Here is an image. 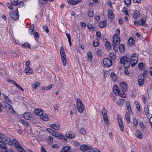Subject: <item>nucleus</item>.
<instances>
[{
    "instance_id": "nucleus-21",
    "label": "nucleus",
    "mask_w": 152,
    "mask_h": 152,
    "mask_svg": "<svg viewBox=\"0 0 152 152\" xmlns=\"http://www.w3.org/2000/svg\"><path fill=\"white\" fill-rule=\"evenodd\" d=\"M34 113L36 115L41 116L43 113V111L41 109H36L34 111Z\"/></svg>"
},
{
    "instance_id": "nucleus-29",
    "label": "nucleus",
    "mask_w": 152,
    "mask_h": 152,
    "mask_svg": "<svg viewBox=\"0 0 152 152\" xmlns=\"http://www.w3.org/2000/svg\"><path fill=\"white\" fill-rule=\"evenodd\" d=\"M40 118L44 121H48L49 120V117L48 115L42 114L40 116Z\"/></svg>"
},
{
    "instance_id": "nucleus-42",
    "label": "nucleus",
    "mask_w": 152,
    "mask_h": 152,
    "mask_svg": "<svg viewBox=\"0 0 152 152\" xmlns=\"http://www.w3.org/2000/svg\"><path fill=\"white\" fill-rule=\"evenodd\" d=\"M66 36L67 37L68 39V41H69V44L70 46H71L72 42H71L70 35L69 34L67 33L66 34Z\"/></svg>"
},
{
    "instance_id": "nucleus-5",
    "label": "nucleus",
    "mask_w": 152,
    "mask_h": 152,
    "mask_svg": "<svg viewBox=\"0 0 152 152\" xmlns=\"http://www.w3.org/2000/svg\"><path fill=\"white\" fill-rule=\"evenodd\" d=\"M113 91L116 95L120 96H121L125 98L126 96V95L123 92L121 93V91H120L119 88L116 85H114L113 87Z\"/></svg>"
},
{
    "instance_id": "nucleus-10",
    "label": "nucleus",
    "mask_w": 152,
    "mask_h": 152,
    "mask_svg": "<svg viewBox=\"0 0 152 152\" xmlns=\"http://www.w3.org/2000/svg\"><path fill=\"white\" fill-rule=\"evenodd\" d=\"M23 117L25 119L30 120H33L34 117L32 114L29 112H26L23 115Z\"/></svg>"
},
{
    "instance_id": "nucleus-38",
    "label": "nucleus",
    "mask_w": 152,
    "mask_h": 152,
    "mask_svg": "<svg viewBox=\"0 0 152 152\" xmlns=\"http://www.w3.org/2000/svg\"><path fill=\"white\" fill-rule=\"evenodd\" d=\"M98 39H96L93 41V45L94 47H96L99 45Z\"/></svg>"
},
{
    "instance_id": "nucleus-53",
    "label": "nucleus",
    "mask_w": 152,
    "mask_h": 152,
    "mask_svg": "<svg viewBox=\"0 0 152 152\" xmlns=\"http://www.w3.org/2000/svg\"><path fill=\"white\" fill-rule=\"evenodd\" d=\"M48 0H38L40 3L43 4H46Z\"/></svg>"
},
{
    "instance_id": "nucleus-50",
    "label": "nucleus",
    "mask_w": 152,
    "mask_h": 152,
    "mask_svg": "<svg viewBox=\"0 0 152 152\" xmlns=\"http://www.w3.org/2000/svg\"><path fill=\"white\" fill-rule=\"evenodd\" d=\"M113 45L114 51L115 52H117L118 51V45L115 44H113Z\"/></svg>"
},
{
    "instance_id": "nucleus-41",
    "label": "nucleus",
    "mask_w": 152,
    "mask_h": 152,
    "mask_svg": "<svg viewBox=\"0 0 152 152\" xmlns=\"http://www.w3.org/2000/svg\"><path fill=\"white\" fill-rule=\"evenodd\" d=\"M119 50L121 53L123 52L125 50V47L123 44H121L119 46Z\"/></svg>"
},
{
    "instance_id": "nucleus-55",
    "label": "nucleus",
    "mask_w": 152,
    "mask_h": 152,
    "mask_svg": "<svg viewBox=\"0 0 152 152\" xmlns=\"http://www.w3.org/2000/svg\"><path fill=\"white\" fill-rule=\"evenodd\" d=\"M44 29L45 31L47 33H48L49 32V30L48 27L46 25H45L43 26Z\"/></svg>"
},
{
    "instance_id": "nucleus-3",
    "label": "nucleus",
    "mask_w": 152,
    "mask_h": 152,
    "mask_svg": "<svg viewBox=\"0 0 152 152\" xmlns=\"http://www.w3.org/2000/svg\"><path fill=\"white\" fill-rule=\"evenodd\" d=\"M60 53L61 57V59L63 65L64 66H65L66 65V58L64 49L63 46H61L60 47Z\"/></svg>"
},
{
    "instance_id": "nucleus-56",
    "label": "nucleus",
    "mask_w": 152,
    "mask_h": 152,
    "mask_svg": "<svg viewBox=\"0 0 152 152\" xmlns=\"http://www.w3.org/2000/svg\"><path fill=\"white\" fill-rule=\"evenodd\" d=\"M88 15L90 17H92L94 15V14L92 11H89L88 13Z\"/></svg>"
},
{
    "instance_id": "nucleus-20",
    "label": "nucleus",
    "mask_w": 152,
    "mask_h": 152,
    "mask_svg": "<svg viewBox=\"0 0 152 152\" xmlns=\"http://www.w3.org/2000/svg\"><path fill=\"white\" fill-rule=\"evenodd\" d=\"M144 77L143 76H140L139 77L138 79V84L140 86H141L144 83Z\"/></svg>"
},
{
    "instance_id": "nucleus-58",
    "label": "nucleus",
    "mask_w": 152,
    "mask_h": 152,
    "mask_svg": "<svg viewBox=\"0 0 152 152\" xmlns=\"http://www.w3.org/2000/svg\"><path fill=\"white\" fill-rule=\"evenodd\" d=\"M39 85V83L38 82H37L35 84L33 85V87L34 89H36Z\"/></svg>"
},
{
    "instance_id": "nucleus-51",
    "label": "nucleus",
    "mask_w": 152,
    "mask_h": 152,
    "mask_svg": "<svg viewBox=\"0 0 152 152\" xmlns=\"http://www.w3.org/2000/svg\"><path fill=\"white\" fill-rule=\"evenodd\" d=\"M144 111L146 115H148L149 114V110L148 106H145V107Z\"/></svg>"
},
{
    "instance_id": "nucleus-46",
    "label": "nucleus",
    "mask_w": 152,
    "mask_h": 152,
    "mask_svg": "<svg viewBox=\"0 0 152 152\" xmlns=\"http://www.w3.org/2000/svg\"><path fill=\"white\" fill-rule=\"evenodd\" d=\"M18 0H10L11 4L14 6H16L18 3Z\"/></svg>"
},
{
    "instance_id": "nucleus-19",
    "label": "nucleus",
    "mask_w": 152,
    "mask_h": 152,
    "mask_svg": "<svg viewBox=\"0 0 152 152\" xmlns=\"http://www.w3.org/2000/svg\"><path fill=\"white\" fill-rule=\"evenodd\" d=\"M71 151V148L70 147L66 146L62 148L60 152H70Z\"/></svg>"
},
{
    "instance_id": "nucleus-24",
    "label": "nucleus",
    "mask_w": 152,
    "mask_h": 152,
    "mask_svg": "<svg viewBox=\"0 0 152 152\" xmlns=\"http://www.w3.org/2000/svg\"><path fill=\"white\" fill-rule=\"evenodd\" d=\"M107 23V20H104L99 23V26L101 28H103L106 26Z\"/></svg>"
},
{
    "instance_id": "nucleus-49",
    "label": "nucleus",
    "mask_w": 152,
    "mask_h": 152,
    "mask_svg": "<svg viewBox=\"0 0 152 152\" xmlns=\"http://www.w3.org/2000/svg\"><path fill=\"white\" fill-rule=\"evenodd\" d=\"M18 150L20 152H25V151L22 148V147L20 146H19L17 148Z\"/></svg>"
},
{
    "instance_id": "nucleus-7",
    "label": "nucleus",
    "mask_w": 152,
    "mask_h": 152,
    "mask_svg": "<svg viewBox=\"0 0 152 152\" xmlns=\"http://www.w3.org/2000/svg\"><path fill=\"white\" fill-rule=\"evenodd\" d=\"M138 58L136 56L135 54H133L132 55L130 59V63L132 67L134 66L137 63Z\"/></svg>"
},
{
    "instance_id": "nucleus-52",
    "label": "nucleus",
    "mask_w": 152,
    "mask_h": 152,
    "mask_svg": "<svg viewBox=\"0 0 152 152\" xmlns=\"http://www.w3.org/2000/svg\"><path fill=\"white\" fill-rule=\"evenodd\" d=\"M143 64L142 63H140L138 64V67L139 69L141 70H143Z\"/></svg>"
},
{
    "instance_id": "nucleus-25",
    "label": "nucleus",
    "mask_w": 152,
    "mask_h": 152,
    "mask_svg": "<svg viewBox=\"0 0 152 152\" xmlns=\"http://www.w3.org/2000/svg\"><path fill=\"white\" fill-rule=\"evenodd\" d=\"M105 47L107 50H110L112 48L110 42L107 40L105 43Z\"/></svg>"
},
{
    "instance_id": "nucleus-16",
    "label": "nucleus",
    "mask_w": 152,
    "mask_h": 152,
    "mask_svg": "<svg viewBox=\"0 0 152 152\" xmlns=\"http://www.w3.org/2000/svg\"><path fill=\"white\" fill-rule=\"evenodd\" d=\"M91 147L86 145H82L80 147V149L83 151H88Z\"/></svg>"
},
{
    "instance_id": "nucleus-12",
    "label": "nucleus",
    "mask_w": 152,
    "mask_h": 152,
    "mask_svg": "<svg viewBox=\"0 0 152 152\" xmlns=\"http://www.w3.org/2000/svg\"><path fill=\"white\" fill-rule=\"evenodd\" d=\"M103 63L104 66L107 67H110L112 64L111 61L107 58H104L103 59Z\"/></svg>"
},
{
    "instance_id": "nucleus-61",
    "label": "nucleus",
    "mask_w": 152,
    "mask_h": 152,
    "mask_svg": "<svg viewBox=\"0 0 152 152\" xmlns=\"http://www.w3.org/2000/svg\"><path fill=\"white\" fill-rule=\"evenodd\" d=\"M97 54L99 56H100L102 54V51L101 50H98L97 51Z\"/></svg>"
},
{
    "instance_id": "nucleus-39",
    "label": "nucleus",
    "mask_w": 152,
    "mask_h": 152,
    "mask_svg": "<svg viewBox=\"0 0 152 152\" xmlns=\"http://www.w3.org/2000/svg\"><path fill=\"white\" fill-rule=\"evenodd\" d=\"M124 2L125 5L127 7H129L131 5V0H124Z\"/></svg>"
},
{
    "instance_id": "nucleus-44",
    "label": "nucleus",
    "mask_w": 152,
    "mask_h": 152,
    "mask_svg": "<svg viewBox=\"0 0 152 152\" xmlns=\"http://www.w3.org/2000/svg\"><path fill=\"white\" fill-rule=\"evenodd\" d=\"M80 133L82 134L85 135L86 134V130L84 129H81L79 131Z\"/></svg>"
},
{
    "instance_id": "nucleus-32",
    "label": "nucleus",
    "mask_w": 152,
    "mask_h": 152,
    "mask_svg": "<svg viewBox=\"0 0 152 152\" xmlns=\"http://www.w3.org/2000/svg\"><path fill=\"white\" fill-rule=\"evenodd\" d=\"M87 59L88 61L91 62L92 61V56L91 52L90 51H89L87 53Z\"/></svg>"
},
{
    "instance_id": "nucleus-63",
    "label": "nucleus",
    "mask_w": 152,
    "mask_h": 152,
    "mask_svg": "<svg viewBox=\"0 0 152 152\" xmlns=\"http://www.w3.org/2000/svg\"><path fill=\"white\" fill-rule=\"evenodd\" d=\"M29 32L31 35L34 34V29H30Z\"/></svg>"
},
{
    "instance_id": "nucleus-23",
    "label": "nucleus",
    "mask_w": 152,
    "mask_h": 152,
    "mask_svg": "<svg viewBox=\"0 0 152 152\" xmlns=\"http://www.w3.org/2000/svg\"><path fill=\"white\" fill-rule=\"evenodd\" d=\"M82 1V0H77V1L67 0V1L69 3L73 5H76L80 2Z\"/></svg>"
},
{
    "instance_id": "nucleus-37",
    "label": "nucleus",
    "mask_w": 152,
    "mask_h": 152,
    "mask_svg": "<svg viewBox=\"0 0 152 152\" xmlns=\"http://www.w3.org/2000/svg\"><path fill=\"white\" fill-rule=\"evenodd\" d=\"M20 122L22 124H23V125L26 126H28L29 125L28 122L22 119L20 120Z\"/></svg>"
},
{
    "instance_id": "nucleus-45",
    "label": "nucleus",
    "mask_w": 152,
    "mask_h": 152,
    "mask_svg": "<svg viewBox=\"0 0 152 152\" xmlns=\"http://www.w3.org/2000/svg\"><path fill=\"white\" fill-rule=\"evenodd\" d=\"M22 46L23 48H30V47L29 44L28 42H26L25 43L23 44L22 45Z\"/></svg>"
},
{
    "instance_id": "nucleus-22",
    "label": "nucleus",
    "mask_w": 152,
    "mask_h": 152,
    "mask_svg": "<svg viewBox=\"0 0 152 152\" xmlns=\"http://www.w3.org/2000/svg\"><path fill=\"white\" fill-rule=\"evenodd\" d=\"M108 16L110 20H113V18H114V15L113 12L111 10H109Z\"/></svg>"
},
{
    "instance_id": "nucleus-33",
    "label": "nucleus",
    "mask_w": 152,
    "mask_h": 152,
    "mask_svg": "<svg viewBox=\"0 0 152 152\" xmlns=\"http://www.w3.org/2000/svg\"><path fill=\"white\" fill-rule=\"evenodd\" d=\"M111 77L113 81H114L117 80V75L114 73H112L111 74Z\"/></svg>"
},
{
    "instance_id": "nucleus-9",
    "label": "nucleus",
    "mask_w": 152,
    "mask_h": 152,
    "mask_svg": "<svg viewBox=\"0 0 152 152\" xmlns=\"http://www.w3.org/2000/svg\"><path fill=\"white\" fill-rule=\"evenodd\" d=\"M51 134L56 137H59L61 139H64V141L67 142V140L64 137V136L62 135L60 133L56 131H53Z\"/></svg>"
},
{
    "instance_id": "nucleus-62",
    "label": "nucleus",
    "mask_w": 152,
    "mask_h": 152,
    "mask_svg": "<svg viewBox=\"0 0 152 152\" xmlns=\"http://www.w3.org/2000/svg\"><path fill=\"white\" fill-rule=\"evenodd\" d=\"M52 84H50L48 86L46 87V90L47 91H49L51 89V88H52Z\"/></svg>"
},
{
    "instance_id": "nucleus-48",
    "label": "nucleus",
    "mask_w": 152,
    "mask_h": 152,
    "mask_svg": "<svg viewBox=\"0 0 152 152\" xmlns=\"http://www.w3.org/2000/svg\"><path fill=\"white\" fill-rule=\"evenodd\" d=\"M135 103L136 105V107L137 110L140 112L141 111V110L140 108V106L138 102H135Z\"/></svg>"
},
{
    "instance_id": "nucleus-59",
    "label": "nucleus",
    "mask_w": 152,
    "mask_h": 152,
    "mask_svg": "<svg viewBox=\"0 0 152 152\" xmlns=\"http://www.w3.org/2000/svg\"><path fill=\"white\" fill-rule=\"evenodd\" d=\"M146 22L145 20V19H142L141 20V24L143 26L145 25Z\"/></svg>"
},
{
    "instance_id": "nucleus-35",
    "label": "nucleus",
    "mask_w": 152,
    "mask_h": 152,
    "mask_svg": "<svg viewBox=\"0 0 152 152\" xmlns=\"http://www.w3.org/2000/svg\"><path fill=\"white\" fill-rule=\"evenodd\" d=\"M133 15L134 19H137L139 17L140 14L138 11H136L134 12Z\"/></svg>"
},
{
    "instance_id": "nucleus-54",
    "label": "nucleus",
    "mask_w": 152,
    "mask_h": 152,
    "mask_svg": "<svg viewBox=\"0 0 152 152\" xmlns=\"http://www.w3.org/2000/svg\"><path fill=\"white\" fill-rule=\"evenodd\" d=\"M110 58L112 59H114L115 58V56L113 53H111L109 54Z\"/></svg>"
},
{
    "instance_id": "nucleus-27",
    "label": "nucleus",
    "mask_w": 152,
    "mask_h": 152,
    "mask_svg": "<svg viewBox=\"0 0 152 152\" xmlns=\"http://www.w3.org/2000/svg\"><path fill=\"white\" fill-rule=\"evenodd\" d=\"M125 100L124 99H120L117 102V104L119 106H122Z\"/></svg>"
},
{
    "instance_id": "nucleus-17",
    "label": "nucleus",
    "mask_w": 152,
    "mask_h": 152,
    "mask_svg": "<svg viewBox=\"0 0 152 152\" xmlns=\"http://www.w3.org/2000/svg\"><path fill=\"white\" fill-rule=\"evenodd\" d=\"M66 136L68 139H71L74 138L75 137V135L74 133L69 131L66 132Z\"/></svg>"
},
{
    "instance_id": "nucleus-43",
    "label": "nucleus",
    "mask_w": 152,
    "mask_h": 152,
    "mask_svg": "<svg viewBox=\"0 0 152 152\" xmlns=\"http://www.w3.org/2000/svg\"><path fill=\"white\" fill-rule=\"evenodd\" d=\"M136 136L138 138H142V135L141 132L139 131H137L136 133Z\"/></svg>"
},
{
    "instance_id": "nucleus-14",
    "label": "nucleus",
    "mask_w": 152,
    "mask_h": 152,
    "mask_svg": "<svg viewBox=\"0 0 152 152\" xmlns=\"http://www.w3.org/2000/svg\"><path fill=\"white\" fill-rule=\"evenodd\" d=\"M10 16L12 19L14 20L18 19L19 16L18 10H16L15 12H12L10 15Z\"/></svg>"
},
{
    "instance_id": "nucleus-30",
    "label": "nucleus",
    "mask_w": 152,
    "mask_h": 152,
    "mask_svg": "<svg viewBox=\"0 0 152 152\" xmlns=\"http://www.w3.org/2000/svg\"><path fill=\"white\" fill-rule=\"evenodd\" d=\"M12 143L11 144V145L13 144L17 148L20 145L18 142L16 140L13 139L12 141Z\"/></svg>"
},
{
    "instance_id": "nucleus-11",
    "label": "nucleus",
    "mask_w": 152,
    "mask_h": 152,
    "mask_svg": "<svg viewBox=\"0 0 152 152\" xmlns=\"http://www.w3.org/2000/svg\"><path fill=\"white\" fill-rule=\"evenodd\" d=\"M113 44L119 45L120 43V40L118 35L116 34L113 37Z\"/></svg>"
},
{
    "instance_id": "nucleus-2",
    "label": "nucleus",
    "mask_w": 152,
    "mask_h": 152,
    "mask_svg": "<svg viewBox=\"0 0 152 152\" xmlns=\"http://www.w3.org/2000/svg\"><path fill=\"white\" fill-rule=\"evenodd\" d=\"M77 108L78 111L80 113H83L85 109V107L79 98L76 100Z\"/></svg>"
},
{
    "instance_id": "nucleus-34",
    "label": "nucleus",
    "mask_w": 152,
    "mask_h": 152,
    "mask_svg": "<svg viewBox=\"0 0 152 152\" xmlns=\"http://www.w3.org/2000/svg\"><path fill=\"white\" fill-rule=\"evenodd\" d=\"M130 114V113H127V112H126L125 117L127 121V123L128 124H129L130 123L129 115Z\"/></svg>"
},
{
    "instance_id": "nucleus-57",
    "label": "nucleus",
    "mask_w": 152,
    "mask_h": 152,
    "mask_svg": "<svg viewBox=\"0 0 152 152\" xmlns=\"http://www.w3.org/2000/svg\"><path fill=\"white\" fill-rule=\"evenodd\" d=\"M19 89L21 90L22 91H23V89L20 87V86L17 84L16 83L14 84Z\"/></svg>"
},
{
    "instance_id": "nucleus-64",
    "label": "nucleus",
    "mask_w": 152,
    "mask_h": 152,
    "mask_svg": "<svg viewBox=\"0 0 152 152\" xmlns=\"http://www.w3.org/2000/svg\"><path fill=\"white\" fill-rule=\"evenodd\" d=\"M7 6L10 9L12 10L13 9V7L11 6L10 4L9 3H7Z\"/></svg>"
},
{
    "instance_id": "nucleus-18",
    "label": "nucleus",
    "mask_w": 152,
    "mask_h": 152,
    "mask_svg": "<svg viewBox=\"0 0 152 152\" xmlns=\"http://www.w3.org/2000/svg\"><path fill=\"white\" fill-rule=\"evenodd\" d=\"M50 127L54 130H58L60 129V125L59 124H54L50 125Z\"/></svg>"
},
{
    "instance_id": "nucleus-31",
    "label": "nucleus",
    "mask_w": 152,
    "mask_h": 152,
    "mask_svg": "<svg viewBox=\"0 0 152 152\" xmlns=\"http://www.w3.org/2000/svg\"><path fill=\"white\" fill-rule=\"evenodd\" d=\"M46 141L49 144H51L53 142V139L52 137L48 136L47 137Z\"/></svg>"
},
{
    "instance_id": "nucleus-15",
    "label": "nucleus",
    "mask_w": 152,
    "mask_h": 152,
    "mask_svg": "<svg viewBox=\"0 0 152 152\" xmlns=\"http://www.w3.org/2000/svg\"><path fill=\"white\" fill-rule=\"evenodd\" d=\"M118 125L119 126L120 128L121 131L123 132L124 131V128L123 127V124L122 123V118L121 116H118Z\"/></svg>"
},
{
    "instance_id": "nucleus-60",
    "label": "nucleus",
    "mask_w": 152,
    "mask_h": 152,
    "mask_svg": "<svg viewBox=\"0 0 152 152\" xmlns=\"http://www.w3.org/2000/svg\"><path fill=\"white\" fill-rule=\"evenodd\" d=\"M96 36L100 38L101 37V34L100 32L97 31L96 32Z\"/></svg>"
},
{
    "instance_id": "nucleus-28",
    "label": "nucleus",
    "mask_w": 152,
    "mask_h": 152,
    "mask_svg": "<svg viewBox=\"0 0 152 152\" xmlns=\"http://www.w3.org/2000/svg\"><path fill=\"white\" fill-rule=\"evenodd\" d=\"M5 107L6 109L10 111V112L12 113V111L13 110V109L12 106L9 104L7 103L5 105Z\"/></svg>"
},
{
    "instance_id": "nucleus-8",
    "label": "nucleus",
    "mask_w": 152,
    "mask_h": 152,
    "mask_svg": "<svg viewBox=\"0 0 152 152\" xmlns=\"http://www.w3.org/2000/svg\"><path fill=\"white\" fill-rule=\"evenodd\" d=\"M0 148H2V152H13L11 150L7 149L6 147V145L0 140Z\"/></svg>"
},
{
    "instance_id": "nucleus-1",
    "label": "nucleus",
    "mask_w": 152,
    "mask_h": 152,
    "mask_svg": "<svg viewBox=\"0 0 152 152\" xmlns=\"http://www.w3.org/2000/svg\"><path fill=\"white\" fill-rule=\"evenodd\" d=\"M120 62L123 64L124 67L127 68L129 67L130 66V62L129 59L126 56H124L121 58Z\"/></svg>"
},
{
    "instance_id": "nucleus-40",
    "label": "nucleus",
    "mask_w": 152,
    "mask_h": 152,
    "mask_svg": "<svg viewBox=\"0 0 152 152\" xmlns=\"http://www.w3.org/2000/svg\"><path fill=\"white\" fill-rule=\"evenodd\" d=\"M88 152H100V151L96 148H91V147L89 150Z\"/></svg>"
},
{
    "instance_id": "nucleus-4",
    "label": "nucleus",
    "mask_w": 152,
    "mask_h": 152,
    "mask_svg": "<svg viewBox=\"0 0 152 152\" xmlns=\"http://www.w3.org/2000/svg\"><path fill=\"white\" fill-rule=\"evenodd\" d=\"M0 139L3 142L8 145H11L12 143V141L10 140L9 138L7 137L5 134L1 133H0Z\"/></svg>"
},
{
    "instance_id": "nucleus-13",
    "label": "nucleus",
    "mask_w": 152,
    "mask_h": 152,
    "mask_svg": "<svg viewBox=\"0 0 152 152\" xmlns=\"http://www.w3.org/2000/svg\"><path fill=\"white\" fill-rule=\"evenodd\" d=\"M121 89L122 91V93L123 92L125 93V92L127 90V87L126 83L124 82H122L120 84Z\"/></svg>"
},
{
    "instance_id": "nucleus-26",
    "label": "nucleus",
    "mask_w": 152,
    "mask_h": 152,
    "mask_svg": "<svg viewBox=\"0 0 152 152\" xmlns=\"http://www.w3.org/2000/svg\"><path fill=\"white\" fill-rule=\"evenodd\" d=\"M25 72L26 74H29L32 72L33 70L30 67H28L25 69Z\"/></svg>"
},
{
    "instance_id": "nucleus-36",
    "label": "nucleus",
    "mask_w": 152,
    "mask_h": 152,
    "mask_svg": "<svg viewBox=\"0 0 152 152\" xmlns=\"http://www.w3.org/2000/svg\"><path fill=\"white\" fill-rule=\"evenodd\" d=\"M134 40L133 39L132 37H130L128 39L127 42L130 45H132L134 43Z\"/></svg>"
},
{
    "instance_id": "nucleus-6",
    "label": "nucleus",
    "mask_w": 152,
    "mask_h": 152,
    "mask_svg": "<svg viewBox=\"0 0 152 152\" xmlns=\"http://www.w3.org/2000/svg\"><path fill=\"white\" fill-rule=\"evenodd\" d=\"M102 113L105 124L107 126H108L109 125V121L107 115V111L104 107H103L102 109Z\"/></svg>"
},
{
    "instance_id": "nucleus-47",
    "label": "nucleus",
    "mask_w": 152,
    "mask_h": 152,
    "mask_svg": "<svg viewBox=\"0 0 152 152\" xmlns=\"http://www.w3.org/2000/svg\"><path fill=\"white\" fill-rule=\"evenodd\" d=\"M133 124L135 126H137L138 125V121L137 119L135 118H134L133 120Z\"/></svg>"
}]
</instances>
